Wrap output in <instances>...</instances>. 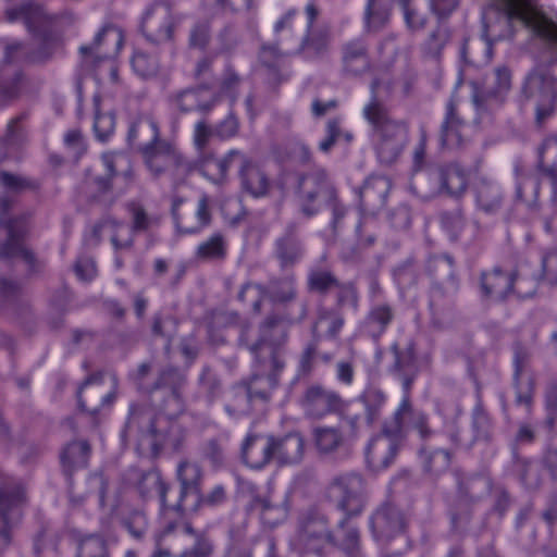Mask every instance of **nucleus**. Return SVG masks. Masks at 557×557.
<instances>
[{"mask_svg": "<svg viewBox=\"0 0 557 557\" xmlns=\"http://www.w3.org/2000/svg\"><path fill=\"white\" fill-rule=\"evenodd\" d=\"M472 86V100L476 108H484L492 100L503 101L511 88V71L505 65L497 66L491 79H486L482 86L476 83Z\"/></svg>", "mask_w": 557, "mask_h": 557, "instance_id": "22", "label": "nucleus"}, {"mask_svg": "<svg viewBox=\"0 0 557 557\" xmlns=\"http://www.w3.org/2000/svg\"><path fill=\"white\" fill-rule=\"evenodd\" d=\"M177 319L162 311L156 312L151 318V334L153 337L166 338L169 344L177 332Z\"/></svg>", "mask_w": 557, "mask_h": 557, "instance_id": "55", "label": "nucleus"}, {"mask_svg": "<svg viewBox=\"0 0 557 557\" xmlns=\"http://www.w3.org/2000/svg\"><path fill=\"white\" fill-rule=\"evenodd\" d=\"M428 270L434 277L430 300L431 307L434 308L438 306L442 298L447 297V293L443 289L445 283H450L456 288L453 259L448 256L433 258L429 261Z\"/></svg>", "mask_w": 557, "mask_h": 557, "instance_id": "32", "label": "nucleus"}, {"mask_svg": "<svg viewBox=\"0 0 557 557\" xmlns=\"http://www.w3.org/2000/svg\"><path fill=\"white\" fill-rule=\"evenodd\" d=\"M512 361L515 403L518 406H524L528 411H531L535 393V379L533 375L527 379L523 377L531 362L530 349L519 342L515 343Z\"/></svg>", "mask_w": 557, "mask_h": 557, "instance_id": "14", "label": "nucleus"}, {"mask_svg": "<svg viewBox=\"0 0 557 557\" xmlns=\"http://www.w3.org/2000/svg\"><path fill=\"white\" fill-rule=\"evenodd\" d=\"M113 399L114 395L104 394L100 385L90 387V379L86 380L78 393L79 408L91 416H96L104 404L110 405Z\"/></svg>", "mask_w": 557, "mask_h": 557, "instance_id": "46", "label": "nucleus"}, {"mask_svg": "<svg viewBox=\"0 0 557 557\" xmlns=\"http://www.w3.org/2000/svg\"><path fill=\"white\" fill-rule=\"evenodd\" d=\"M227 244L221 233H214L202 242L196 250V258L200 261H221L226 257Z\"/></svg>", "mask_w": 557, "mask_h": 557, "instance_id": "50", "label": "nucleus"}, {"mask_svg": "<svg viewBox=\"0 0 557 557\" xmlns=\"http://www.w3.org/2000/svg\"><path fill=\"white\" fill-rule=\"evenodd\" d=\"M326 495L334 507L344 513L338 522L339 529H344L349 519L360 516L367 505L364 479L355 472L334 476Z\"/></svg>", "mask_w": 557, "mask_h": 557, "instance_id": "6", "label": "nucleus"}, {"mask_svg": "<svg viewBox=\"0 0 557 557\" xmlns=\"http://www.w3.org/2000/svg\"><path fill=\"white\" fill-rule=\"evenodd\" d=\"M90 445L87 441L70 443L61 454V462L64 471L71 475L75 469L84 468L88 463Z\"/></svg>", "mask_w": 557, "mask_h": 557, "instance_id": "49", "label": "nucleus"}, {"mask_svg": "<svg viewBox=\"0 0 557 557\" xmlns=\"http://www.w3.org/2000/svg\"><path fill=\"white\" fill-rule=\"evenodd\" d=\"M24 76L17 69L3 66L0 70V100H11L20 95Z\"/></svg>", "mask_w": 557, "mask_h": 557, "instance_id": "51", "label": "nucleus"}, {"mask_svg": "<svg viewBox=\"0 0 557 557\" xmlns=\"http://www.w3.org/2000/svg\"><path fill=\"white\" fill-rule=\"evenodd\" d=\"M450 40V29L445 24H438L428 36L422 46L425 57L438 59L442 50Z\"/></svg>", "mask_w": 557, "mask_h": 557, "instance_id": "52", "label": "nucleus"}, {"mask_svg": "<svg viewBox=\"0 0 557 557\" xmlns=\"http://www.w3.org/2000/svg\"><path fill=\"white\" fill-rule=\"evenodd\" d=\"M312 441L320 454L330 455L343 448L347 436L342 425H317L312 429Z\"/></svg>", "mask_w": 557, "mask_h": 557, "instance_id": "36", "label": "nucleus"}, {"mask_svg": "<svg viewBox=\"0 0 557 557\" xmlns=\"http://www.w3.org/2000/svg\"><path fill=\"white\" fill-rule=\"evenodd\" d=\"M145 164L156 177L166 175L173 187L176 188L186 183L187 178L196 170L201 172V162L211 157L202 156L197 160L187 159L173 144L162 140L152 149L143 154Z\"/></svg>", "mask_w": 557, "mask_h": 557, "instance_id": "4", "label": "nucleus"}, {"mask_svg": "<svg viewBox=\"0 0 557 557\" xmlns=\"http://www.w3.org/2000/svg\"><path fill=\"white\" fill-rule=\"evenodd\" d=\"M475 202L484 213L495 214L502 208L503 195L495 184L481 180L475 186Z\"/></svg>", "mask_w": 557, "mask_h": 557, "instance_id": "48", "label": "nucleus"}, {"mask_svg": "<svg viewBox=\"0 0 557 557\" xmlns=\"http://www.w3.org/2000/svg\"><path fill=\"white\" fill-rule=\"evenodd\" d=\"M212 221L211 199L202 194L194 207L183 210L177 216L176 228L181 234H196L208 227Z\"/></svg>", "mask_w": 557, "mask_h": 557, "instance_id": "26", "label": "nucleus"}, {"mask_svg": "<svg viewBox=\"0 0 557 557\" xmlns=\"http://www.w3.org/2000/svg\"><path fill=\"white\" fill-rule=\"evenodd\" d=\"M335 188L324 170H314L304 174L298 180V195L301 200V211L307 216H312L319 211L315 203L319 199L334 200Z\"/></svg>", "mask_w": 557, "mask_h": 557, "instance_id": "10", "label": "nucleus"}, {"mask_svg": "<svg viewBox=\"0 0 557 557\" xmlns=\"http://www.w3.org/2000/svg\"><path fill=\"white\" fill-rule=\"evenodd\" d=\"M239 162V178L243 189L253 198L268 195L271 182L267 173L238 150H231L222 159L211 158L201 162V174L215 184H222L227 177L231 164Z\"/></svg>", "mask_w": 557, "mask_h": 557, "instance_id": "3", "label": "nucleus"}, {"mask_svg": "<svg viewBox=\"0 0 557 557\" xmlns=\"http://www.w3.org/2000/svg\"><path fill=\"white\" fill-rule=\"evenodd\" d=\"M329 34L326 32H311L301 44L302 51L310 58L323 55L329 48Z\"/></svg>", "mask_w": 557, "mask_h": 557, "instance_id": "60", "label": "nucleus"}, {"mask_svg": "<svg viewBox=\"0 0 557 557\" xmlns=\"http://www.w3.org/2000/svg\"><path fill=\"white\" fill-rule=\"evenodd\" d=\"M12 207V199L8 196L0 197V226L8 230V240L0 245V258L10 259L21 257L32 270H35V256L22 243V237L26 233L24 225H18L16 220H9L8 214Z\"/></svg>", "mask_w": 557, "mask_h": 557, "instance_id": "11", "label": "nucleus"}, {"mask_svg": "<svg viewBox=\"0 0 557 557\" xmlns=\"http://www.w3.org/2000/svg\"><path fill=\"white\" fill-rule=\"evenodd\" d=\"M205 88H187L171 96L172 104L182 113H188L195 110L201 113H208L215 104V98L203 99Z\"/></svg>", "mask_w": 557, "mask_h": 557, "instance_id": "41", "label": "nucleus"}, {"mask_svg": "<svg viewBox=\"0 0 557 557\" xmlns=\"http://www.w3.org/2000/svg\"><path fill=\"white\" fill-rule=\"evenodd\" d=\"M463 123L457 114L453 99L447 102L446 116L441 126L440 143L442 148L448 150L459 149L463 146L461 127Z\"/></svg>", "mask_w": 557, "mask_h": 557, "instance_id": "39", "label": "nucleus"}, {"mask_svg": "<svg viewBox=\"0 0 557 557\" xmlns=\"http://www.w3.org/2000/svg\"><path fill=\"white\" fill-rule=\"evenodd\" d=\"M176 24L171 7L164 2H156L143 17L141 32L150 42L165 44L174 38Z\"/></svg>", "mask_w": 557, "mask_h": 557, "instance_id": "12", "label": "nucleus"}, {"mask_svg": "<svg viewBox=\"0 0 557 557\" xmlns=\"http://www.w3.org/2000/svg\"><path fill=\"white\" fill-rule=\"evenodd\" d=\"M395 314V308L392 305L387 302L375 304L367 313L364 329L371 337L377 339L393 323Z\"/></svg>", "mask_w": 557, "mask_h": 557, "instance_id": "43", "label": "nucleus"}, {"mask_svg": "<svg viewBox=\"0 0 557 557\" xmlns=\"http://www.w3.org/2000/svg\"><path fill=\"white\" fill-rule=\"evenodd\" d=\"M515 473L528 490L535 491L542 485L543 479L540 469L529 459L517 457L515 460Z\"/></svg>", "mask_w": 557, "mask_h": 557, "instance_id": "53", "label": "nucleus"}, {"mask_svg": "<svg viewBox=\"0 0 557 557\" xmlns=\"http://www.w3.org/2000/svg\"><path fill=\"white\" fill-rule=\"evenodd\" d=\"M129 125L128 144L141 156L163 140L160 138L159 122L150 112L137 113Z\"/></svg>", "mask_w": 557, "mask_h": 557, "instance_id": "21", "label": "nucleus"}, {"mask_svg": "<svg viewBox=\"0 0 557 557\" xmlns=\"http://www.w3.org/2000/svg\"><path fill=\"white\" fill-rule=\"evenodd\" d=\"M341 52L345 75L359 77L371 71L372 62L364 40L357 38L347 41L342 46Z\"/></svg>", "mask_w": 557, "mask_h": 557, "instance_id": "24", "label": "nucleus"}, {"mask_svg": "<svg viewBox=\"0 0 557 557\" xmlns=\"http://www.w3.org/2000/svg\"><path fill=\"white\" fill-rule=\"evenodd\" d=\"M379 82L371 84L372 98L363 108V116L372 126V141L377 158L383 164L394 163L408 143V123L394 119L387 108L377 99Z\"/></svg>", "mask_w": 557, "mask_h": 557, "instance_id": "1", "label": "nucleus"}, {"mask_svg": "<svg viewBox=\"0 0 557 557\" xmlns=\"http://www.w3.org/2000/svg\"><path fill=\"white\" fill-rule=\"evenodd\" d=\"M274 435L249 434L242 445V456L246 465L262 469L273 458Z\"/></svg>", "mask_w": 557, "mask_h": 557, "instance_id": "28", "label": "nucleus"}, {"mask_svg": "<svg viewBox=\"0 0 557 557\" xmlns=\"http://www.w3.org/2000/svg\"><path fill=\"white\" fill-rule=\"evenodd\" d=\"M343 530H345V535L339 543V548L347 557H363L361 553L359 530L355 527H348L347 524Z\"/></svg>", "mask_w": 557, "mask_h": 557, "instance_id": "64", "label": "nucleus"}, {"mask_svg": "<svg viewBox=\"0 0 557 557\" xmlns=\"http://www.w3.org/2000/svg\"><path fill=\"white\" fill-rule=\"evenodd\" d=\"M299 405L305 417L311 420H321L330 414L342 416L348 407L337 392L318 383L305 388Z\"/></svg>", "mask_w": 557, "mask_h": 557, "instance_id": "8", "label": "nucleus"}, {"mask_svg": "<svg viewBox=\"0 0 557 557\" xmlns=\"http://www.w3.org/2000/svg\"><path fill=\"white\" fill-rule=\"evenodd\" d=\"M273 255L281 270L292 269L301 261L305 245L296 222L287 223L284 232L275 239Z\"/></svg>", "mask_w": 557, "mask_h": 557, "instance_id": "20", "label": "nucleus"}, {"mask_svg": "<svg viewBox=\"0 0 557 557\" xmlns=\"http://www.w3.org/2000/svg\"><path fill=\"white\" fill-rule=\"evenodd\" d=\"M521 92L527 100L536 99L535 119L544 123L553 115L557 101V77L545 65L534 66L525 76Z\"/></svg>", "mask_w": 557, "mask_h": 557, "instance_id": "7", "label": "nucleus"}, {"mask_svg": "<svg viewBox=\"0 0 557 557\" xmlns=\"http://www.w3.org/2000/svg\"><path fill=\"white\" fill-rule=\"evenodd\" d=\"M407 523L404 511L392 503L382 504L370 517V528L375 540L385 543L401 534Z\"/></svg>", "mask_w": 557, "mask_h": 557, "instance_id": "15", "label": "nucleus"}, {"mask_svg": "<svg viewBox=\"0 0 557 557\" xmlns=\"http://www.w3.org/2000/svg\"><path fill=\"white\" fill-rule=\"evenodd\" d=\"M299 540L309 553L323 557L327 547L336 546L327 518L320 512H310L301 522Z\"/></svg>", "mask_w": 557, "mask_h": 557, "instance_id": "13", "label": "nucleus"}, {"mask_svg": "<svg viewBox=\"0 0 557 557\" xmlns=\"http://www.w3.org/2000/svg\"><path fill=\"white\" fill-rule=\"evenodd\" d=\"M75 557H111L107 541L97 534L82 537L77 542Z\"/></svg>", "mask_w": 557, "mask_h": 557, "instance_id": "54", "label": "nucleus"}, {"mask_svg": "<svg viewBox=\"0 0 557 557\" xmlns=\"http://www.w3.org/2000/svg\"><path fill=\"white\" fill-rule=\"evenodd\" d=\"M187 384V375L177 368L168 367L163 369L158 379L153 382V392L168 389L178 411L183 410V389Z\"/></svg>", "mask_w": 557, "mask_h": 557, "instance_id": "42", "label": "nucleus"}, {"mask_svg": "<svg viewBox=\"0 0 557 557\" xmlns=\"http://www.w3.org/2000/svg\"><path fill=\"white\" fill-rule=\"evenodd\" d=\"M438 183V191L449 196H461L468 186L466 171L457 163L440 165L430 173Z\"/></svg>", "mask_w": 557, "mask_h": 557, "instance_id": "31", "label": "nucleus"}, {"mask_svg": "<svg viewBox=\"0 0 557 557\" xmlns=\"http://www.w3.org/2000/svg\"><path fill=\"white\" fill-rule=\"evenodd\" d=\"M200 391L212 401L222 393V383L216 372L209 366L202 368L198 379Z\"/></svg>", "mask_w": 557, "mask_h": 557, "instance_id": "59", "label": "nucleus"}, {"mask_svg": "<svg viewBox=\"0 0 557 557\" xmlns=\"http://www.w3.org/2000/svg\"><path fill=\"white\" fill-rule=\"evenodd\" d=\"M264 297L286 310V307L294 304L298 298L296 275L290 273L284 276H273L269 280L267 286L248 282L242 286L238 294V299L250 306L256 314L261 313Z\"/></svg>", "mask_w": 557, "mask_h": 557, "instance_id": "5", "label": "nucleus"}, {"mask_svg": "<svg viewBox=\"0 0 557 557\" xmlns=\"http://www.w3.org/2000/svg\"><path fill=\"white\" fill-rule=\"evenodd\" d=\"M107 173L101 176H96L90 180L88 184L89 190H86V197L91 202L102 203L106 207L112 206L116 198L123 194V190L114 193L112 190V180L114 176L113 162L106 161Z\"/></svg>", "mask_w": 557, "mask_h": 557, "instance_id": "34", "label": "nucleus"}, {"mask_svg": "<svg viewBox=\"0 0 557 557\" xmlns=\"http://www.w3.org/2000/svg\"><path fill=\"white\" fill-rule=\"evenodd\" d=\"M306 315L305 307L298 318L284 309H276L268 313L259 325L258 342L250 347L256 360L260 364H265L269 361L275 370H284L283 347L288 341L289 327L302 321Z\"/></svg>", "mask_w": 557, "mask_h": 557, "instance_id": "2", "label": "nucleus"}, {"mask_svg": "<svg viewBox=\"0 0 557 557\" xmlns=\"http://www.w3.org/2000/svg\"><path fill=\"white\" fill-rule=\"evenodd\" d=\"M26 496L23 486L11 478L0 482V517L3 524L20 516V509L25 504Z\"/></svg>", "mask_w": 557, "mask_h": 557, "instance_id": "30", "label": "nucleus"}, {"mask_svg": "<svg viewBox=\"0 0 557 557\" xmlns=\"http://www.w3.org/2000/svg\"><path fill=\"white\" fill-rule=\"evenodd\" d=\"M394 0H367L363 12V27L368 34L384 29L392 16Z\"/></svg>", "mask_w": 557, "mask_h": 557, "instance_id": "37", "label": "nucleus"}, {"mask_svg": "<svg viewBox=\"0 0 557 557\" xmlns=\"http://www.w3.org/2000/svg\"><path fill=\"white\" fill-rule=\"evenodd\" d=\"M361 399L366 407L368 422L371 424L376 422L386 401L385 394L381 389L370 388L363 393Z\"/></svg>", "mask_w": 557, "mask_h": 557, "instance_id": "58", "label": "nucleus"}, {"mask_svg": "<svg viewBox=\"0 0 557 557\" xmlns=\"http://www.w3.org/2000/svg\"><path fill=\"white\" fill-rule=\"evenodd\" d=\"M131 62L134 71L141 77L154 76L159 71L158 60L144 51H135Z\"/></svg>", "mask_w": 557, "mask_h": 557, "instance_id": "62", "label": "nucleus"}, {"mask_svg": "<svg viewBox=\"0 0 557 557\" xmlns=\"http://www.w3.org/2000/svg\"><path fill=\"white\" fill-rule=\"evenodd\" d=\"M263 366L269 369V373L255 374L247 383V394L250 399L268 400L278 384L280 374L283 370H275L269 361Z\"/></svg>", "mask_w": 557, "mask_h": 557, "instance_id": "45", "label": "nucleus"}, {"mask_svg": "<svg viewBox=\"0 0 557 557\" xmlns=\"http://www.w3.org/2000/svg\"><path fill=\"white\" fill-rule=\"evenodd\" d=\"M305 448L306 441L299 432L274 436L273 458L281 465H295L302 460Z\"/></svg>", "mask_w": 557, "mask_h": 557, "instance_id": "33", "label": "nucleus"}, {"mask_svg": "<svg viewBox=\"0 0 557 557\" xmlns=\"http://www.w3.org/2000/svg\"><path fill=\"white\" fill-rule=\"evenodd\" d=\"M158 417L146 405L132 404L122 436L125 441L135 442L138 446L147 445L157 430Z\"/></svg>", "mask_w": 557, "mask_h": 557, "instance_id": "16", "label": "nucleus"}, {"mask_svg": "<svg viewBox=\"0 0 557 557\" xmlns=\"http://www.w3.org/2000/svg\"><path fill=\"white\" fill-rule=\"evenodd\" d=\"M441 223L443 227L449 233L451 239L457 240L462 236V231L466 225L462 210L457 208L453 211H445L441 214Z\"/></svg>", "mask_w": 557, "mask_h": 557, "instance_id": "61", "label": "nucleus"}, {"mask_svg": "<svg viewBox=\"0 0 557 557\" xmlns=\"http://www.w3.org/2000/svg\"><path fill=\"white\" fill-rule=\"evenodd\" d=\"M436 412L444 419V433L447 435L451 448L461 445V428L459 417L462 414L461 406L451 399H442L436 404Z\"/></svg>", "mask_w": 557, "mask_h": 557, "instance_id": "38", "label": "nucleus"}, {"mask_svg": "<svg viewBox=\"0 0 557 557\" xmlns=\"http://www.w3.org/2000/svg\"><path fill=\"white\" fill-rule=\"evenodd\" d=\"M5 20L11 23L22 20L28 32L33 34L44 32L48 24L42 8L34 3L5 10Z\"/></svg>", "mask_w": 557, "mask_h": 557, "instance_id": "40", "label": "nucleus"}, {"mask_svg": "<svg viewBox=\"0 0 557 557\" xmlns=\"http://www.w3.org/2000/svg\"><path fill=\"white\" fill-rule=\"evenodd\" d=\"M54 46V40L45 39L42 47L37 52L28 55L25 46L22 42L14 41L5 46L3 62L12 64L24 59L30 62H42L52 55Z\"/></svg>", "mask_w": 557, "mask_h": 557, "instance_id": "44", "label": "nucleus"}, {"mask_svg": "<svg viewBox=\"0 0 557 557\" xmlns=\"http://www.w3.org/2000/svg\"><path fill=\"white\" fill-rule=\"evenodd\" d=\"M539 170L552 182L557 194V136L547 137L539 149Z\"/></svg>", "mask_w": 557, "mask_h": 557, "instance_id": "47", "label": "nucleus"}, {"mask_svg": "<svg viewBox=\"0 0 557 557\" xmlns=\"http://www.w3.org/2000/svg\"><path fill=\"white\" fill-rule=\"evenodd\" d=\"M388 422L392 426L399 429V437L403 442L407 437L409 426L418 432L422 441L429 440L434 434L430 426L428 414L414 409L408 395L403 396L398 408Z\"/></svg>", "mask_w": 557, "mask_h": 557, "instance_id": "19", "label": "nucleus"}, {"mask_svg": "<svg viewBox=\"0 0 557 557\" xmlns=\"http://www.w3.org/2000/svg\"><path fill=\"white\" fill-rule=\"evenodd\" d=\"M391 351L394 361L388 371L401 382L404 395L410 396L412 385L419 373L413 345L410 344L406 348H400L395 343L391 346Z\"/></svg>", "mask_w": 557, "mask_h": 557, "instance_id": "23", "label": "nucleus"}, {"mask_svg": "<svg viewBox=\"0 0 557 557\" xmlns=\"http://www.w3.org/2000/svg\"><path fill=\"white\" fill-rule=\"evenodd\" d=\"M111 39L114 46V52L119 51L123 44V35L120 29L112 25L103 26L96 35L90 45H84L79 48L82 54V67L90 70L96 63L109 57L110 52L104 51L100 54V48L106 44L107 39Z\"/></svg>", "mask_w": 557, "mask_h": 557, "instance_id": "27", "label": "nucleus"}, {"mask_svg": "<svg viewBox=\"0 0 557 557\" xmlns=\"http://www.w3.org/2000/svg\"><path fill=\"white\" fill-rule=\"evenodd\" d=\"M186 440L185 428L168 417H158L157 430L149 447L153 455H158L163 448L170 447L175 451L183 448Z\"/></svg>", "mask_w": 557, "mask_h": 557, "instance_id": "25", "label": "nucleus"}, {"mask_svg": "<svg viewBox=\"0 0 557 557\" xmlns=\"http://www.w3.org/2000/svg\"><path fill=\"white\" fill-rule=\"evenodd\" d=\"M391 182L384 176H370L359 190V206L363 212L374 214L386 203Z\"/></svg>", "mask_w": 557, "mask_h": 557, "instance_id": "29", "label": "nucleus"}, {"mask_svg": "<svg viewBox=\"0 0 557 557\" xmlns=\"http://www.w3.org/2000/svg\"><path fill=\"white\" fill-rule=\"evenodd\" d=\"M451 453L449 448L435 449L424 459V469L429 472L440 473L450 466Z\"/></svg>", "mask_w": 557, "mask_h": 557, "instance_id": "63", "label": "nucleus"}, {"mask_svg": "<svg viewBox=\"0 0 557 557\" xmlns=\"http://www.w3.org/2000/svg\"><path fill=\"white\" fill-rule=\"evenodd\" d=\"M403 443L399 437V429L392 426L386 421L381 433L373 437L367 446L366 459L368 466L373 471L387 469L394 462Z\"/></svg>", "mask_w": 557, "mask_h": 557, "instance_id": "9", "label": "nucleus"}, {"mask_svg": "<svg viewBox=\"0 0 557 557\" xmlns=\"http://www.w3.org/2000/svg\"><path fill=\"white\" fill-rule=\"evenodd\" d=\"M519 284L520 281L515 272L504 271L498 267L483 272L480 277L482 297L494 301L505 300L511 293L525 296L528 293H524Z\"/></svg>", "mask_w": 557, "mask_h": 557, "instance_id": "17", "label": "nucleus"}, {"mask_svg": "<svg viewBox=\"0 0 557 557\" xmlns=\"http://www.w3.org/2000/svg\"><path fill=\"white\" fill-rule=\"evenodd\" d=\"M161 474L158 471H143L137 468H132L128 471V480L134 482L138 492L143 497H148L160 484Z\"/></svg>", "mask_w": 557, "mask_h": 557, "instance_id": "56", "label": "nucleus"}, {"mask_svg": "<svg viewBox=\"0 0 557 557\" xmlns=\"http://www.w3.org/2000/svg\"><path fill=\"white\" fill-rule=\"evenodd\" d=\"M175 476L180 484V496L175 508L177 512L183 513L190 499L202 491L205 471L197 461L184 458L176 466Z\"/></svg>", "mask_w": 557, "mask_h": 557, "instance_id": "18", "label": "nucleus"}, {"mask_svg": "<svg viewBox=\"0 0 557 557\" xmlns=\"http://www.w3.org/2000/svg\"><path fill=\"white\" fill-rule=\"evenodd\" d=\"M335 286H338V277L326 263L325 256H323L317 264L311 265L308 270L307 290L319 295H327Z\"/></svg>", "mask_w": 557, "mask_h": 557, "instance_id": "35", "label": "nucleus"}, {"mask_svg": "<svg viewBox=\"0 0 557 557\" xmlns=\"http://www.w3.org/2000/svg\"><path fill=\"white\" fill-rule=\"evenodd\" d=\"M226 499V491L225 487L221 484L214 486L207 494H202V491L199 492L190 503L186 507V511H198L202 507H214L221 505Z\"/></svg>", "mask_w": 557, "mask_h": 557, "instance_id": "57", "label": "nucleus"}]
</instances>
